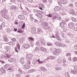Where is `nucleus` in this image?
<instances>
[{
    "label": "nucleus",
    "instance_id": "39448f33",
    "mask_svg": "<svg viewBox=\"0 0 77 77\" xmlns=\"http://www.w3.org/2000/svg\"><path fill=\"white\" fill-rule=\"evenodd\" d=\"M7 13H8V11H7L6 9H4L1 12V13L2 15V17L3 15H6Z\"/></svg>",
    "mask_w": 77,
    "mask_h": 77
},
{
    "label": "nucleus",
    "instance_id": "a19ab883",
    "mask_svg": "<svg viewBox=\"0 0 77 77\" xmlns=\"http://www.w3.org/2000/svg\"><path fill=\"white\" fill-rule=\"evenodd\" d=\"M4 40L5 42H8V38L7 37H5L4 38Z\"/></svg>",
    "mask_w": 77,
    "mask_h": 77
},
{
    "label": "nucleus",
    "instance_id": "de8ad7c7",
    "mask_svg": "<svg viewBox=\"0 0 77 77\" xmlns=\"http://www.w3.org/2000/svg\"><path fill=\"white\" fill-rule=\"evenodd\" d=\"M11 41H13V42H17V40H16V38H12L11 39Z\"/></svg>",
    "mask_w": 77,
    "mask_h": 77
},
{
    "label": "nucleus",
    "instance_id": "bb28decb",
    "mask_svg": "<svg viewBox=\"0 0 77 77\" xmlns=\"http://www.w3.org/2000/svg\"><path fill=\"white\" fill-rule=\"evenodd\" d=\"M9 67H11V66H10L9 64H6L4 66V68H5V69H8L9 68Z\"/></svg>",
    "mask_w": 77,
    "mask_h": 77
},
{
    "label": "nucleus",
    "instance_id": "dca6fc26",
    "mask_svg": "<svg viewBox=\"0 0 77 77\" xmlns=\"http://www.w3.org/2000/svg\"><path fill=\"white\" fill-rule=\"evenodd\" d=\"M60 2L63 5H66L67 3V1L66 0H60Z\"/></svg>",
    "mask_w": 77,
    "mask_h": 77
},
{
    "label": "nucleus",
    "instance_id": "8fccbe9b",
    "mask_svg": "<svg viewBox=\"0 0 77 77\" xmlns=\"http://www.w3.org/2000/svg\"><path fill=\"white\" fill-rule=\"evenodd\" d=\"M20 61L21 63H24V60H23V59L22 58L20 60Z\"/></svg>",
    "mask_w": 77,
    "mask_h": 77
},
{
    "label": "nucleus",
    "instance_id": "7c9ffc66",
    "mask_svg": "<svg viewBox=\"0 0 77 77\" xmlns=\"http://www.w3.org/2000/svg\"><path fill=\"white\" fill-rule=\"evenodd\" d=\"M60 26L61 27H64L65 26V24L64 23V22H62L60 24Z\"/></svg>",
    "mask_w": 77,
    "mask_h": 77
},
{
    "label": "nucleus",
    "instance_id": "1a4fd4ad",
    "mask_svg": "<svg viewBox=\"0 0 77 77\" xmlns=\"http://www.w3.org/2000/svg\"><path fill=\"white\" fill-rule=\"evenodd\" d=\"M18 18L19 19H20V20H24V19H25V17L23 15H19L18 16Z\"/></svg>",
    "mask_w": 77,
    "mask_h": 77
},
{
    "label": "nucleus",
    "instance_id": "09e8293b",
    "mask_svg": "<svg viewBox=\"0 0 77 77\" xmlns=\"http://www.w3.org/2000/svg\"><path fill=\"white\" fill-rule=\"evenodd\" d=\"M46 16H47L48 17H49L51 18V17H52V15L50 14H46Z\"/></svg>",
    "mask_w": 77,
    "mask_h": 77
},
{
    "label": "nucleus",
    "instance_id": "473e14b6",
    "mask_svg": "<svg viewBox=\"0 0 77 77\" xmlns=\"http://www.w3.org/2000/svg\"><path fill=\"white\" fill-rule=\"evenodd\" d=\"M2 17L5 18V19H9V16H7L6 14L3 15V16Z\"/></svg>",
    "mask_w": 77,
    "mask_h": 77
},
{
    "label": "nucleus",
    "instance_id": "7ed1b4c3",
    "mask_svg": "<svg viewBox=\"0 0 77 77\" xmlns=\"http://www.w3.org/2000/svg\"><path fill=\"white\" fill-rule=\"evenodd\" d=\"M59 32H57L56 34L55 35V37L58 40L60 41H62V39H61V38H60V37H59Z\"/></svg>",
    "mask_w": 77,
    "mask_h": 77
},
{
    "label": "nucleus",
    "instance_id": "bf43d9fd",
    "mask_svg": "<svg viewBox=\"0 0 77 77\" xmlns=\"http://www.w3.org/2000/svg\"><path fill=\"white\" fill-rule=\"evenodd\" d=\"M8 61L10 62H12V58H9L8 59Z\"/></svg>",
    "mask_w": 77,
    "mask_h": 77
},
{
    "label": "nucleus",
    "instance_id": "603ef678",
    "mask_svg": "<svg viewBox=\"0 0 77 77\" xmlns=\"http://www.w3.org/2000/svg\"><path fill=\"white\" fill-rule=\"evenodd\" d=\"M1 26L2 27H5V22H3L1 24Z\"/></svg>",
    "mask_w": 77,
    "mask_h": 77
},
{
    "label": "nucleus",
    "instance_id": "864d4df0",
    "mask_svg": "<svg viewBox=\"0 0 77 77\" xmlns=\"http://www.w3.org/2000/svg\"><path fill=\"white\" fill-rule=\"evenodd\" d=\"M68 6L69 7H70V8H72V7L73 6V4H70L68 5Z\"/></svg>",
    "mask_w": 77,
    "mask_h": 77
},
{
    "label": "nucleus",
    "instance_id": "0e129e2a",
    "mask_svg": "<svg viewBox=\"0 0 77 77\" xmlns=\"http://www.w3.org/2000/svg\"><path fill=\"white\" fill-rule=\"evenodd\" d=\"M63 30H64V32H67V31H68V29L67 28H65L63 29Z\"/></svg>",
    "mask_w": 77,
    "mask_h": 77
},
{
    "label": "nucleus",
    "instance_id": "4468645a",
    "mask_svg": "<svg viewBox=\"0 0 77 77\" xmlns=\"http://www.w3.org/2000/svg\"><path fill=\"white\" fill-rule=\"evenodd\" d=\"M25 41V38L23 37L21 38H20L19 39V42L20 43H22V42H23L24 41Z\"/></svg>",
    "mask_w": 77,
    "mask_h": 77
},
{
    "label": "nucleus",
    "instance_id": "ddd939ff",
    "mask_svg": "<svg viewBox=\"0 0 77 77\" xmlns=\"http://www.w3.org/2000/svg\"><path fill=\"white\" fill-rule=\"evenodd\" d=\"M22 47L24 48H29L30 47V45L29 44H27L25 45H23Z\"/></svg>",
    "mask_w": 77,
    "mask_h": 77
},
{
    "label": "nucleus",
    "instance_id": "6e6552de",
    "mask_svg": "<svg viewBox=\"0 0 77 77\" xmlns=\"http://www.w3.org/2000/svg\"><path fill=\"white\" fill-rule=\"evenodd\" d=\"M61 10V7H60L56 6L54 9V11L57 12Z\"/></svg>",
    "mask_w": 77,
    "mask_h": 77
},
{
    "label": "nucleus",
    "instance_id": "9d476101",
    "mask_svg": "<svg viewBox=\"0 0 77 77\" xmlns=\"http://www.w3.org/2000/svg\"><path fill=\"white\" fill-rule=\"evenodd\" d=\"M32 33L33 35L36 34V28L35 27H33L32 28Z\"/></svg>",
    "mask_w": 77,
    "mask_h": 77
},
{
    "label": "nucleus",
    "instance_id": "c756f323",
    "mask_svg": "<svg viewBox=\"0 0 77 77\" xmlns=\"http://www.w3.org/2000/svg\"><path fill=\"white\" fill-rule=\"evenodd\" d=\"M38 31L39 33V34H41L42 33H43V31L41 28H39L38 30Z\"/></svg>",
    "mask_w": 77,
    "mask_h": 77
},
{
    "label": "nucleus",
    "instance_id": "c9c22d12",
    "mask_svg": "<svg viewBox=\"0 0 77 77\" xmlns=\"http://www.w3.org/2000/svg\"><path fill=\"white\" fill-rule=\"evenodd\" d=\"M71 19L73 22H76V21H77L76 19L73 17H72Z\"/></svg>",
    "mask_w": 77,
    "mask_h": 77
},
{
    "label": "nucleus",
    "instance_id": "f3484780",
    "mask_svg": "<svg viewBox=\"0 0 77 77\" xmlns=\"http://www.w3.org/2000/svg\"><path fill=\"white\" fill-rule=\"evenodd\" d=\"M42 26H48V23L47 22H44L42 23Z\"/></svg>",
    "mask_w": 77,
    "mask_h": 77
},
{
    "label": "nucleus",
    "instance_id": "13d9d810",
    "mask_svg": "<svg viewBox=\"0 0 77 77\" xmlns=\"http://www.w3.org/2000/svg\"><path fill=\"white\" fill-rule=\"evenodd\" d=\"M59 43L58 42H55V45H57V46H59Z\"/></svg>",
    "mask_w": 77,
    "mask_h": 77
},
{
    "label": "nucleus",
    "instance_id": "6ab92c4d",
    "mask_svg": "<svg viewBox=\"0 0 77 77\" xmlns=\"http://www.w3.org/2000/svg\"><path fill=\"white\" fill-rule=\"evenodd\" d=\"M23 67L25 68H26V69H29V68H31V66L29 65H25L23 66Z\"/></svg>",
    "mask_w": 77,
    "mask_h": 77
},
{
    "label": "nucleus",
    "instance_id": "58836bf2",
    "mask_svg": "<svg viewBox=\"0 0 77 77\" xmlns=\"http://www.w3.org/2000/svg\"><path fill=\"white\" fill-rule=\"evenodd\" d=\"M17 48L18 50L20 49V45L19 44V43H17Z\"/></svg>",
    "mask_w": 77,
    "mask_h": 77
},
{
    "label": "nucleus",
    "instance_id": "4be33fe9",
    "mask_svg": "<svg viewBox=\"0 0 77 77\" xmlns=\"http://www.w3.org/2000/svg\"><path fill=\"white\" fill-rule=\"evenodd\" d=\"M40 49L43 52H45V51H47V49L43 47H41Z\"/></svg>",
    "mask_w": 77,
    "mask_h": 77
},
{
    "label": "nucleus",
    "instance_id": "423d86ee",
    "mask_svg": "<svg viewBox=\"0 0 77 77\" xmlns=\"http://www.w3.org/2000/svg\"><path fill=\"white\" fill-rule=\"evenodd\" d=\"M68 25L70 28H71V29H74V27H75V26H74V23L73 22L69 23Z\"/></svg>",
    "mask_w": 77,
    "mask_h": 77
},
{
    "label": "nucleus",
    "instance_id": "c85d7f7f",
    "mask_svg": "<svg viewBox=\"0 0 77 77\" xmlns=\"http://www.w3.org/2000/svg\"><path fill=\"white\" fill-rule=\"evenodd\" d=\"M59 47H66L65 45H64L62 43V42H60L59 43Z\"/></svg>",
    "mask_w": 77,
    "mask_h": 77
},
{
    "label": "nucleus",
    "instance_id": "6e6d98bb",
    "mask_svg": "<svg viewBox=\"0 0 77 77\" xmlns=\"http://www.w3.org/2000/svg\"><path fill=\"white\" fill-rule=\"evenodd\" d=\"M11 67H9V68L8 69V70H11L12 69V68H13L14 67L12 66H10Z\"/></svg>",
    "mask_w": 77,
    "mask_h": 77
},
{
    "label": "nucleus",
    "instance_id": "3c124183",
    "mask_svg": "<svg viewBox=\"0 0 77 77\" xmlns=\"http://www.w3.org/2000/svg\"><path fill=\"white\" fill-rule=\"evenodd\" d=\"M35 45H37V46H40L39 42H37L35 44Z\"/></svg>",
    "mask_w": 77,
    "mask_h": 77
},
{
    "label": "nucleus",
    "instance_id": "2eb2a0df",
    "mask_svg": "<svg viewBox=\"0 0 77 77\" xmlns=\"http://www.w3.org/2000/svg\"><path fill=\"white\" fill-rule=\"evenodd\" d=\"M11 56V55L10 54H6L3 55V57H7V58H10Z\"/></svg>",
    "mask_w": 77,
    "mask_h": 77
},
{
    "label": "nucleus",
    "instance_id": "a211bd4d",
    "mask_svg": "<svg viewBox=\"0 0 77 77\" xmlns=\"http://www.w3.org/2000/svg\"><path fill=\"white\" fill-rule=\"evenodd\" d=\"M53 54L54 55H56V56H58L59 54V53L56 51H54L52 52Z\"/></svg>",
    "mask_w": 77,
    "mask_h": 77
},
{
    "label": "nucleus",
    "instance_id": "79ce46f5",
    "mask_svg": "<svg viewBox=\"0 0 77 77\" xmlns=\"http://www.w3.org/2000/svg\"><path fill=\"white\" fill-rule=\"evenodd\" d=\"M56 14V13H55V14H54V15L53 16V19H56V16H57V14Z\"/></svg>",
    "mask_w": 77,
    "mask_h": 77
},
{
    "label": "nucleus",
    "instance_id": "a878e982",
    "mask_svg": "<svg viewBox=\"0 0 77 77\" xmlns=\"http://www.w3.org/2000/svg\"><path fill=\"white\" fill-rule=\"evenodd\" d=\"M43 29H49L50 27L48 25H45V26H43Z\"/></svg>",
    "mask_w": 77,
    "mask_h": 77
},
{
    "label": "nucleus",
    "instance_id": "49530a36",
    "mask_svg": "<svg viewBox=\"0 0 77 77\" xmlns=\"http://www.w3.org/2000/svg\"><path fill=\"white\" fill-rule=\"evenodd\" d=\"M73 61H74V62L77 61V57H73Z\"/></svg>",
    "mask_w": 77,
    "mask_h": 77
},
{
    "label": "nucleus",
    "instance_id": "338daca9",
    "mask_svg": "<svg viewBox=\"0 0 77 77\" xmlns=\"http://www.w3.org/2000/svg\"><path fill=\"white\" fill-rule=\"evenodd\" d=\"M70 20V19H66L65 20V21L66 22H68V21H69Z\"/></svg>",
    "mask_w": 77,
    "mask_h": 77
},
{
    "label": "nucleus",
    "instance_id": "c03bdc74",
    "mask_svg": "<svg viewBox=\"0 0 77 77\" xmlns=\"http://www.w3.org/2000/svg\"><path fill=\"white\" fill-rule=\"evenodd\" d=\"M6 30L7 33H10L11 32V29L9 28L7 29Z\"/></svg>",
    "mask_w": 77,
    "mask_h": 77
},
{
    "label": "nucleus",
    "instance_id": "69168bd1",
    "mask_svg": "<svg viewBox=\"0 0 77 77\" xmlns=\"http://www.w3.org/2000/svg\"><path fill=\"white\" fill-rule=\"evenodd\" d=\"M36 62H37V61L36 60L33 61L32 62V63L34 65H35V64H36Z\"/></svg>",
    "mask_w": 77,
    "mask_h": 77
},
{
    "label": "nucleus",
    "instance_id": "680f3d73",
    "mask_svg": "<svg viewBox=\"0 0 77 77\" xmlns=\"http://www.w3.org/2000/svg\"><path fill=\"white\" fill-rule=\"evenodd\" d=\"M71 54L70 53H66V56H71Z\"/></svg>",
    "mask_w": 77,
    "mask_h": 77
},
{
    "label": "nucleus",
    "instance_id": "393cba45",
    "mask_svg": "<svg viewBox=\"0 0 77 77\" xmlns=\"http://www.w3.org/2000/svg\"><path fill=\"white\" fill-rule=\"evenodd\" d=\"M57 61L59 63H62V58H58Z\"/></svg>",
    "mask_w": 77,
    "mask_h": 77
},
{
    "label": "nucleus",
    "instance_id": "aec40b11",
    "mask_svg": "<svg viewBox=\"0 0 77 77\" xmlns=\"http://www.w3.org/2000/svg\"><path fill=\"white\" fill-rule=\"evenodd\" d=\"M0 71L2 73H5L6 72V70H5V68H1Z\"/></svg>",
    "mask_w": 77,
    "mask_h": 77
},
{
    "label": "nucleus",
    "instance_id": "052dcab7",
    "mask_svg": "<svg viewBox=\"0 0 77 77\" xmlns=\"http://www.w3.org/2000/svg\"><path fill=\"white\" fill-rule=\"evenodd\" d=\"M18 72L20 73V74H21L22 72H23V71H22V70L20 69H18Z\"/></svg>",
    "mask_w": 77,
    "mask_h": 77
},
{
    "label": "nucleus",
    "instance_id": "f03ea898",
    "mask_svg": "<svg viewBox=\"0 0 77 77\" xmlns=\"http://www.w3.org/2000/svg\"><path fill=\"white\" fill-rule=\"evenodd\" d=\"M37 12H38V14H36V16L38 17V18H42V15L44 14V12L42 11H36Z\"/></svg>",
    "mask_w": 77,
    "mask_h": 77
},
{
    "label": "nucleus",
    "instance_id": "774afa93",
    "mask_svg": "<svg viewBox=\"0 0 77 77\" xmlns=\"http://www.w3.org/2000/svg\"><path fill=\"white\" fill-rule=\"evenodd\" d=\"M23 30H19L17 31V32H18V33H21V32H23Z\"/></svg>",
    "mask_w": 77,
    "mask_h": 77
},
{
    "label": "nucleus",
    "instance_id": "0eeeda50",
    "mask_svg": "<svg viewBox=\"0 0 77 77\" xmlns=\"http://www.w3.org/2000/svg\"><path fill=\"white\" fill-rule=\"evenodd\" d=\"M33 57V55L31 54H28L26 56V59H28L29 60H30Z\"/></svg>",
    "mask_w": 77,
    "mask_h": 77
},
{
    "label": "nucleus",
    "instance_id": "5fc2aeb1",
    "mask_svg": "<svg viewBox=\"0 0 77 77\" xmlns=\"http://www.w3.org/2000/svg\"><path fill=\"white\" fill-rule=\"evenodd\" d=\"M14 8V10H16V11H18V8L16 6H15Z\"/></svg>",
    "mask_w": 77,
    "mask_h": 77
},
{
    "label": "nucleus",
    "instance_id": "4c0bfd02",
    "mask_svg": "<svg viewBox=\"0 0 77 77\" xmlns=\"http://www.w3.org/2000/svg\"><path fill=\"white\" fill-rule=\"evenodd\" d=\"M10 52L11 51H10V50H7L5 51V54H10Z\"/></svg>",
    "mask_w": 77,
    "mask_h": 77
},
{
    "label": "nucleus",
    "instance_id": "e2e57ef3",
    "mask_svg": "<svg viewBox=\"0 0 77 77\" xmlns=\"http://www.w3.org/2000/svg\"><path fill=\"white\" fill-rule=\"evenodd\" d=\"M74 68L75 71H76L77 72V66H75L74 67Z\"/></svg>",
    "mask_w": 77,
    "mask_h": 77
},
{
    "label": "nucleus",
    "instance_id": "412c9836",
    "mask_svg": "<svg viewBox=\"0 0 77 77\" xmlns=\"http://www.w3.org/2000/svg\"><path fill=\"white\" fill-rule=\"evenodd\" d=\"M46 66H47L48 68L50 69H51L52 67L51 66V65L50 63H47L46 65Z\"/></svg>",
    "mask_w": 77,
    "mask_h": 77
},
{
    "label": "nucleus",
    "instance_id": "ea45409f",
    "mask_svg": "<svg viewBox=\"0 0 77 77\" xmlns=\"http://www.w3.org/2000/svg\"><path fill=\"white\" fill-rule=\"evenodd\" d=\"M65 75L66 77H70V76H69V73H68V72H66V73Z\"/></svg>",
    "mask_w": 77,
    "mask_h": 77
},
{
    "label": "nucleus",
    "instance_id": "72a5a7b5",
    "mask_svg": "<svg viewBox=\"0 0 77 77\" xmlns=\"http://www.w3.org/2000/svg\"><path fill=\"white\" fill-rule=\"evenodd\" d=\"M24 6H25V5H24L23 3H22L20 5V7L21 9H23V8H24Z\"/></svg>",
    "mask_w": 77,
    "mask_h": 77
},
{
    "label": "nucleus",
    "instance_id": "a18cd8bd",
    "mask_svg": "<svg viewBox=\"0 0 77 77\" xmlns=\"http://www.w3.org/2000/svg\"><path fill=\"white\" fill-rule=\"evenodd\" d=\"M57 19L59 20V21H61L62 20V18H61L60 17H57Z\"/></svg>",
    "mask_w": 77,
    "mask_h": 77
},
{
    "label": "nucleus",
    "instance_id": "f257e3e1",
    "mask_svg": "<svg viewBox=\"0 0 77 77\" xmlns=\"http://www.w3.org/2000/svg\"><path fill=\"white\" fill-rule=\"evenodd\" d=\"M40 57H41V58L39 59V57H37L38 59H37V61L38 62L39 64H42V63H44V56L42 55Z\"/></svg>",
    "mask_w": 77,
    "mask_h": 77
},
{
    "label": "nucleus",
    "instance_id": "4d7b16f0",
    "mask_svg": "<svg viewBox=\"0 0 77 77\" xmlns=\"http://www.w3.org/2000/svg\"><path fill=\"white\" fill-rule=\"evenodd\" d=\"M49 57L50 59H55V57L53 56H50Z\"/></svg>",
    "mask_w": 77,
    "mask_h": 77
},
{
    "label": "nucleus",
    "instance_id": "cd10ccee",
    "mask_svg": "<svg viewBox=\"0 0 77 77\" xmlns=\"http://www.w3.org/2000/svg\"><path fill=\"white\" fill-rule=\"evenodd\" d=\"M5 49L7 50H10V51L11 50V48L9 46H7L5 48Z\"/></svg>",
    "mask_w": 77,
    "mask_h": 77
},
{
    "label": "nucleus",
    "instance_id": "f8f14e48",
    "mask_svg": "<svg viewBox=\"0 0 77 77\" xmlns=\"http://www.w3.org/2000/svg\"><path fill=\"white\" fill-rule=\"evenodd\" d=\"M40 42L41 43H42V44L43 45H45L46 43H45L44 41V40L43 39H40Z\"/></svg>",
    "mask_w": 77,
    "mask_h": 77
},
{
    "label": "nucleus",
    "instance_id": "b1692460",
    "mask_svg": "<svg viewBox=\"0 0 77 77\" xmlns=\"http://www.w3.org/2000/svg\"><path fill=\"white\" fill-rule=\"evenodd\" d=\"M35 71V69H31L28 70V72L29 73H32V72H34Z\"/></svg>",
    "mask_w": 77,
    "mask_h": 77
},
{
    "label": "nucleus",
    "instance_id": "37998d69",
    "mask_svg": "<svg viewBox=\"0 0 77 77\" xmlns=\"http://www.w3.org/2000/svg\"><path fill=\"white\" fill-rule=\"evenodd\" d=\"M61 69L62 68L60 67H57V68H55V70H56V71H57L58 70H61Z\"/></svg>",
    "mask_w": 77,
    "mask_h": 77
},
{
    "label": "nucleus",
    "instance_id": "2f4dec72",
    "mask_svg": "<svg viewBox=\"0 0 77 77\" xmlns=\"http://www.w3.org/2000/svg\"><path fill=\"white\" fill-rule=\"evenodd\" d=\"M71 72L72 74H76L77 73V72L75 70H72Z\"/></svg>",
    "mask_w": 77,
    "mask_h": 77
},
{
    "label": "nucleus",
    "instance_id": "5701e85b",
    "mask_svg": "<svg viewBox=\"0 0 77 77\" xmlns=\"http://www.w3.org/2000/svg\"><path fill=\"white\" fill-rule=\"evenodd\" d=\"M54 50L55 51H57V52L58 53H60V52H61V51H62L61 49H57L56 48H54Z\"/></svg>",
    "mask_w": 77,
    "mask_h": 77
},
{
    "label": "nucleus",
    "instance_id": "e433bc0d",
    "mask_svg": "<svg viewBox=\"0 0 77 77\" xmlns=\"http://www.w3.org/2000/svg\"><path fill=\"white\" fill-rule=\"evenodd\" d=\"M38 5L40 7V8H44V5L40 3Z\"/></svg>",
    "mask_w": 77,
    "mask_h": 77
},
{
    "label": "nucleus",
    "instance_id": "f704fd0d",
    "mask_svg": "<svg viewBox=\"0 0 77 77\" xmlns=\"http://www.w3.org/2000/svg\"><path fill=\"white\" fill-rule=\"evenodd\" d=\"M28 40L30 41H34V38L33 37H29Z\"/></svg>",
    "mask_w": 77,
    "mask_h": 77
},
{
    "label": "nucleus",
    "instance_id": "9b49d317",
    "mask_svg": "<svg viewBox=\"0 0 77 77\" xmlns=\"http://www.w3.org/2000/svg\"><path fill=\"white\" fill-rule=\"evenodd\" d=\"M40 69L42 71H47V69L46 68H45V67L44 66H42L40 67Z\"/></svg>",
    "mask_w": 77,
    "mask_h": 77
},
{
    "label": "nucleus",
    "instance_id": "20e7f679",
    "mask_svg": "<svg viewBox=\"0 0 77 77\" xmlns=\"http://www.w3.org/2000/svg\"><path fill=\"white\" fill-rule=\"evenodd\" d=\"M69 11L71 12H69V14L72 15H75V11L72 9H69Z\"/></svg>",
    "mask_w": 77,
    "mask_h": 77
}]
</instances>
